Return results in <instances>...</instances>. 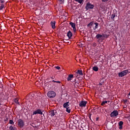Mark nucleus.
I'll list each match as a JSON object with an SVG mask.
<instances>
[{
	"label": "nucleus",
	"instance_id": "1",
	"mask_svg": "<svg viewBox=\"0 0 130 130\" xmlns=\"http://www.w3.org/2000/svg\"><path fill=\"white\" fill-rule=\"evenodd\" d=\"M99 24L97 23V22H95V23H94V21H91L87 24V27L91 28L92 26L95 25L94 26H93V30H96L99 27Z\"/></svg>",
	"mask_w": 130,
	"mask_h": 130
},
{
	"label": "nucleus",
	"instance_id": "2",
	"mask_svg": "<svg viewBox=\"0 0 130 130\" xmlns=\"http://www.w3.org/2000/svg\"><path fill=\"white\" fill-rule=\"evenodd\" d=\"M48 97L50 99H53L55 97L56 95V93L54 91H49L47 93Z\"/></svg>",
	"mask_w": 130,
	"mask_h": 130
},
{
	"label": "nucleus",
	"instance_id": "3",
	"mask_svg": "<svg viewBox=\"0 0 130 130\" xmlns=\"http://www.w3.org/2000/svg\"><path fill=\"white\" fill-rule=\"evenodd\" d=\"M128 73V70H125L120 73H118V76L120 78H122V77L126 76V75Z\"/></svg>",
	"mask_w": 130,
	"mask_h": 130
},
{
	"label": "nucleus",
	"instance_id": "4",
	"mask_svg": "<svg viewBox=\"0 0 130 130\" xmlns=\"http://www.w3.org/2000/svg\"><path fill=\"white\" fill-rule=\"evenodd\" d=\"M94 8V5L93 4H91L90 3H88L86 4V6L85 7V9L86 10H89L90 9H92Z\"/></svg>",
	"mask_w": 130,
	"mask_h": 130
},
{
	"label": "nucleus",
	"instance_id": "5",
	"mask_svg": "<svg viewBox=\"0 0 130 130\" xmlns=\"http://www.w3.org/2000/svg\"><path fill=\"white\" fill-rule=\"evenodd\" d=\"M119 113L117 110H114L111 113V117L114 118L118 116Z\"/></svg>",
	"mask_w": 130,
	"mask_h": 130
},
{
	"label": "nucleus",
	"instance_id": "6",
	"mask_svg": "<svg viewBox=\"0 0 130 130\" xmlns=\"http://www.w3.org/2000/svg\"><path fill=\"white\" fill-rule=\"evenodd\" d=\"M18 125L19 127H23L24 126V121L22 119H19L18 120Z\"/></svg>",
	"mask_w": 130,
	"mask_h": 130
},
{
	"label": "nucleus",
	"instance_id": "7",
	"mask_svg": "<svg viewBox=\"0 0 130 130\" xmlns=\"http://www.w3.org/2000/svg\"><path fill=\"white\" fill-rule=\"evenodd\" d=\"M37 114H40V115L43 114V112H42L41 109H38L34 112L33 115H37Z\"/></svg>",
	"mask_w": 130,
	"mask_h": 130
},
{
	"label": "nucleus",
	"instance_id": "8",
	"mask_svg": "<svg viewBox=\"0 0 130 130\" xmlns=\"http://www.w3.org/2000/svg\"><path fill=\"white\" fill-rule=\"evenodd\" d=\"M87 104V101H81L80 104H79V106L80 107H85Z\"/></svg>",
	"mask_w": 130,
	"mask_h": 130
},
{
	"label": "nucleus",
	"instance_id": "9",
	"mask_svg": "<svg viewBox=\"0 0 130 130\" xmlns=\"http://www.w3.org/2000/svg\"><path fill=\"white\" fill-rule=\"evenodd\" d=\"M70 25H71L72 27L73 28L74 32H76L77 31L76 28V23H73V22H70Z\"/></svg>",
	"mask_w": 130,
	"mask_h": 130
},
{
	"label": "nucleus",
	"instance_id": "10",
	"mask_svg": "<svg viewBox=\"0 0 130 130\" xmlns=\"http://www.w3.org/2000/svg\"><path fill=\"white\" fill-rule=\"evenodd\" d=\"M96 38H97V39L99 40V41H103L104 36L102 35H100L99 34H98L97 35H96Z\"/></svg>",
	"mask_w": 130,
	"mask_h": 130
},
{
	"label": "nucleus",
	"instance_id": "11",
	"mask_svg": "<svg viewBox=\"0 0 130 130\" xmlns=\"http://www.w3.org/2000/svg\"><path fill=\"white\" fill-rule=\"evenodd\" d=\"M56 113V110H51L49 111V115L51 116V117H54V115H55Z\"/></svg>",
	"mask_w": 130,
	"mask_h": 130
},
{
	"label": "nucleus",
	"instance_id": "12",
	"mask_svg": "<svg viewBox=\"0 0 130 130\" xmlns=\"http://www.w3.org/2000/svg\"><path fill=\"white\" fill-rule=\"evenodd\" d=\"M50 24L51 25V27L53 29H55L56 28V22L55 21H51L50 23Z\"/></svg>",
	"mask_w": 130,
	"mask_h": 130
},
{
	"label": "nucleus",
	"instance_id": "13",
	"mask_svg": "<svg viewBox=\"0 0 130 130\" xmlns=\"http://www.w3.org/2000/svg\"><path fill=\"white\" fill-rule=\"evenodd\" d=\"M70 105V103H69V102H67L66 103H65L63 105V107L64 108H68V107H69Z\"/></svg>",
	"mask_w": 130,
	"mask_h": 130
},
{
	"label": "nucleus",
	"instance_id": "14",
	"mask_svg": "<svg viewBox=\"0 0 130 130\" xmlns=\"http://www.w3.org/2000/svg\"><path fill=\"white\" fill-rule=\"evenodd\" d=\"M74 78V75L73 74L69 75V76L67 78V80L68 81L72 80V79Z\"/></svg>",
	"mask_w": 130,
	"mask_h": 130
},
{
	"label": "nucleus",
	"instance_id": "15",
	"mask_svg": "<svg viewBox=\"0 0 130 130\" xmlns=\"http://www.w3.org/2000/svg\"><path fill=\"white\" fill-rule=\"evenodd\" d=\"M72 36H73V35H72V31L69 30L68 31V32L67 33V37H68L69 39H70V38H72Z\"/></svg>",
	"mask_w": 130,
	"mask_h": 130
},
{
	"label": "nucleus",
	"instance_id": "16",
	"mask_svg": "<svg viewBox=\"0 0 130 130\" xmlns=\"http://www.w3.org/2000/svg\"><path fill=\"white\" fill-rule=\"evenodd\" d=\"M77 74L81 75V76L83 75V71L82 70H78V71L77 72Z\"/></svg>",
	"mask_w": 130,
	"mask_h": 130
},
{
	"label": "nucleus",
	"instance_id": "17",
	"mask_svg": "<svg viewBox=\"0 0 130 130\" xmlns=\"http://www.w3.org/2000/svg\"><path fill=\"white\" fill-rule=\"evenodd\" d=\"M92 70L95 72H98L99 71V68L97 67H93Z\"/></svg>",
	"mask_w": 130,
	"mask_h": 130
},
{
	"label": "nucleus",
	"instance_id": "18",
	"mask_svg": "<svg viewBox=\"0 0 130 130\" xmlns=\"http://www.w3.org/2000/svg\"><path fill=\"white\" fill-rule=\"evenodd\" d=\"M17 128L15 126H13L12 125L9 127V129L10 130H16Z\"/></svg>",
	"mask_w": 130,
	"mask_h": 130
},
{
	"label": "nucleus",
	"instance_id": "19",
	"mask_svg": "<svg viewBox=\"0 0 130 130\" xmlns=\"http://www.w3.org/2000/svg\"><path fill=\"white\" fill-rule=\"evenodd\" d=\"M14 102H15L16 104H20V103H19V100H18V99H14Z\"/></svg>",
	"mask_w": 130,
	"mask_h": 130
},
{
	"label": "nucleus",
	"instance_id": "20",
	"mask_svg": "<svg viewBox=\"0 0 130 130\" xmlns=\"http://www.w3.org/2000/svg\"><path fill=\"white\" fill-rule=\"evenodd\" d=\"M115 14L113 13V14H111V19L113 20H114V18L115 17Z\"/></svg>",
	"mask_w": 130,
	"mask_h": 130
},
{
	"label": "nucleus",
	"instance_id": "21",
	"mask_svg": "<svg viewBox=\"0 0 130 130\" xmlns=\"http://www.w3.org/2000/svg\"><path fill=\"white\" fill-rule=\"evenodd\" d=\"M66 112L69 113H70V112H71V109H70L69 106L66 109Z\"/></svg>",
	"mask_w": 130,
	"mask_h": 130
},
{
	"label": "nucleus",
	"instance_id": "22",
	"mask_svg": "<svg viewBox=\"0 0 130 130\" xmlns=\"http://www.w3.org/2000/svg\"><path fill=\"white\" fill-rule=\"evenodd\" d=\"M108 103V101H103L102 103H101V106H104L105 104Z\"/></svg>",
	"mask_w": 130,
	"mask_h": 130
},
{
	"label": "nucleus",
	"instance_id": "23",
	"mask_svg": "<svg viewBox=\"0 0 130 130\" xmlns=\"http://www.w3.org/2000/svg\"><path fill=\"white\" fill-rule=\"evenodd\" d=\"M5 8V5L1 4V6H0V10H3Z\"/></svg>",
	"mask_w": 130,
	"mask_h": 130
},
{
	"label": "nucleus",
	"instance_id": "24",
	"mask_svg": "<svg viewBox=\"0 0 130 130\" xmlns=\"http://www.w3.org/2000/svg\"><path fill=\"white\" fill-rule=\"evenodd\" d=\"M9 123H10V124H14V123H15V122H14V121H13V120H10Z\"/></svg>",
	"mask_w": 130,
	"mask_h": 130
},
{
	"label": "nucleus",
	"instance_id": "25",
	"mask_svg": "<svg viewBox=\"0 0 130 130\" xmlns=\"http://www.w3.org/2000/svg\"><path fill=\"white\" fill-rule=\"evenodd\" d=\"M76 2H77L78 3L80 4H82L83 3V0H75Z\"/></svg>",
	"mask_w": 130,
	"mask_h": 130
},
{
	"label": "nucleus",
	"instance_id": "26",
	"mask_svg": "<svg viewBox=\"0 0 130 130\" xmlns=\"http://www.w3.org/2000/svg\"><path fill=\"white\" fill-rule=\"evenodd\" d=\"M123 122L122 121H120L119 122H118V125H123Z\"/></svg>",
	"mask_w": 130,
	"mask_h": 130
},
{
	"label": "nucleus",
	"instance_id": "27",
	"mask_svg": "<svg viewBox=\"0 0 130 130\" xmlns=\"http://www.w3.org/2000/svg\"><path fill=\"white\" fill-rule=\"evenodd\" d=\"M28 97L29 98V99H32V93H30L29 94H28Z\"/></svg>",
	"mask_w": 130,
	"mask_h": 130
},
{
	"label": "nucleus",
	"instance_id": "28",
	"mask_svg": "<svg viewBox=\"0 0 130 130\" xmlns=\"http://www.w3.org/2000/svg\"><path fill=\"white\" fill-rule=\"evenodd\" d=\"M52 82H53V83H57L60 84V81H55V80H53Z\"/></svg>",
	"mask_w": 130,
	"mask_h": 130
},
{
	"label": "nucleus",
	"instance_id": "29",
	"mask_svg": "<svg viewBox=\"0 0 130 130\" xmlns=\"http://www.w3.org/2000/svg\"><path fill=\"white\" fill-rule=\"evenodd\" d=\"M8 120H9V118H8V117L6 116V119L4 120L5 122H6Z\"/></svg>",
	"mask_w": 130,
	"mask_h": 130
},
{
	"label": "nucleus",
	"instance_id": "30",
	"mask_svg": "<svg viewBox=\"0 0 130 130\" xmlns=\"http://www.w3.org/2000/svg\"><path fill=\"white\" fill-rule=\"evenodd\" d=\"M55 68L56 69H57V70H60V67H58V66H57V67H55Z\"/></svg>",
	"mask_w": 130,
	"mask_h": 130
},
{
	"label": "nucleus",
	"instance_id": "31",
	"mask_svg": "<svg viewBox=\"0 0 130 130\" xmlns=\"http://www.w3.org/2000/svg\"><path fill=\"white\" fill-rule=\"evenodd\" d=\"M119 129H122V127H123V125H119Z\"/></svg>",
	"mask_w": 130,
	"mask_h": 130
},
{
	"label": "nucleus",
	"instance_id": "32",
	"mask_svg": "<svg viewBox=\"0 0 130 130\" xmlns=\"http://www.w3.org/2000/svg\"><path fill=\"white\" fill-rule=\"evenodd\" d=\"M123 101L124 103H126L127 102V99L123 100Z\"/></svg>",
	"mask_w": 130,
	"mask_h": 130
},
{
	"label": "nucleus",
	"instance_id": "33",
	"mask_svg": "<svg viewBox=\"0 0 130 130\" xmlns=\"http://www.w3.org/2000/svg\"><path fill=\"white\" fill-rule=\"evenodd\" d=\"M1 4H4L5 3V1L1 0Z\"/></svg>",
	"mask_w": 130,
	"mask_h": 130
},
{
	"label": "nucleus",
	"instance_id": "34",
	"mask_svg": "<svg viewBox=\"0 0 130 130\" xmlns=\"http://www.w3.org/2000/svg\"><path fill=\"white\" fill-rule=\"evenodd\" d=\"M109 0H102V1L104 2V3H105L107 1H108Z\"/></svg>",
	"mask_w": 130,
	"mask_h": 130
},
{
	"label": "nucleus",
	"instance_id": "35",
	"mask_svg": "<svg viewBox=\"0 0 130 130\" xmlns=\"http://www.w3.org/2000/svg\"><path fill=\"white\" fill-rule=\"evenodd\" d=\"M103 85V83H101V82H100V85L101 86V85Z\"/></svg>",
	"mask_w": 130,
	"mask_h": 130
},
{
	"label": "nucleus",
	"instance_id": "36",
	"mask_svg": "<svg viewBox=\"0 0 130 130\" xmlns=\"http://www.w3.org/2000/svg\"><path fill=\"white\" fill-rule=\"evenodd\" d=\"M96 120H99V118H96Z\"/></svg>",
	"mask_w": 130,
	"mask_h": 130
},
{
	"label": "nucleus",
	"instance_id": "37",
	"mask_svg": "<svg viewBox=\"0 0 130 130\" xmlns=\"http://www.w3.org/2000/svg\"><path fill=\"white\" fill-rule=\"evenodd\" d=\"M51 78L52 79H54L53 77H51Z\"/></svg>",
	"mask_w": 130,
	"mask_h": 130
},
{
	"label": "nucleus",
	"instance_id": "38",
	"mask_svg": "<svg viewBox=\"0 0 130 130\" xmlns=\"http://www.w3.org/2000/svg\"><path fill=\"white\" fill-rule=\"evenodd\" d=\"M2 106V103L0 102V106Z\"/></svg>",
	"mask_w": 130,
	"mask_h": 130
},
{
	"label": "nucleus",
	"instance_id": "39",
	"mask_svg": "<svg viewBox=\"0 0 130 130\" xmlns=\"http://www.w3.org/2000/svg\"><path fill=\"white\" fill-rule=\"evenodd\" d=\"M60 2H62V0H59Z\"/></svg>",
	"mask_w": 130,
	"mask_h": 130
},
{
	"label": "nucleus",
	"instance_id": "40",
	"mask_svg": "<svg viewBox=\"0 0 130 130\" xmlns=\"http://www.w3.org/2000/svg\"><path fill=\"white\" fill-rule=\"evenodd\" d=\"M128 95H130V92H129V93H128Z\"/></svg>",
	"mask_w": 130,
	"mask_h": 130
},
{
	"label": "nucleus",
	"instance_id": "41",
	"mask_svg": "<svg viewBox=\"0 0 130 130\" xmlns=\"http://www.w3.org/2000/svg\"><path fill=\"white\" fill-rule=\"evenodd\" d=\"M34 127H36V126H33Z\"/></svg>",
	"mask_w": 130,
	"mask_h": 130
},
{
	"label": "nucleus",
	"instance_id": "42",
	"mask_svg": "<svg viewBox=\"0 0 130 130\" xmlns=\"http://www.w3.org/2000/svg\"><path fill=\"white\" fill-rule=\"evenodd\" d=\"M92 27H93H93H95V26H94V25H93Z\"/></svg>",
	"mask_w": 130,
	"mask_h": 130
},
{
	"label": "nucleus",
	"instance_id": "43",
	"mask_svg": "<svg viewBox=\"0 0 130 130\" xmlns=\"http://www.w3.org/2000/svg\"><path fill=\"white\" fill-rule=\"evenodd\" d=\"M2 87H4V85H2Z\"/></svg>",
	"mask_w": 130,
	"mask_h": 130
},
{
	"label": "nucleus",
	"instance_id": "44",
	"mask_svg": "<svg viewBox=\"0 0 130 130\" xmlns=\"http://www.w3.org/2000/svg\"><path fill=\"white\" fill-rule=\"evenodd\" d=\"M31 118H32V115H31Z\"/></svg>",
	"mask_w": 130,
	"mask_h": 130
},
{
	"label": "nucleus",
	"instance_id": "45",
	"mask_svg": "<svg viewBox=\"0 0 130 130\" xmlns=\"http://www.w3.org/2000/svg\"><path fill=\"white\" fill-rule=\"evenodd\" d=\"M37 1H38V0H37Z\"/></svg>",
	"mask_w": 130,
	"mask_h": 130
},
{
	"label": "nucleus",
	"instance_id": "46",
	"mask_svg": "<svg viewBox=\"0 0 130 130\" xmlns=\"http://www.w3.org/2000/svg\"><path fill=\"white\" fill-rule=\"evenodd\" d=\"M81 130H82V129H81ZM83 130H84V129H83Z\"/></svg>",
	"mask_w": 130,
	"mask_h": 130
}]
</instances>
